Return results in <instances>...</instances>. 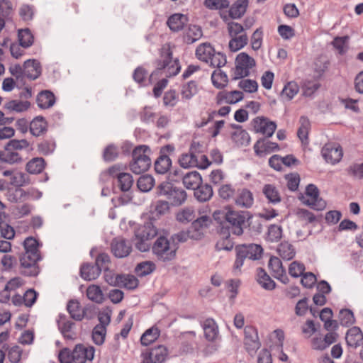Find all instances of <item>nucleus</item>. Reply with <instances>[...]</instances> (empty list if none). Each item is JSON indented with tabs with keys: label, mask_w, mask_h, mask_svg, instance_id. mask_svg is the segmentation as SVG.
<instances>
[{
	"label": "nucleus",
	"mask_w": 363,
	"mask_h": 363,
	"mask_svg": "<svg viewBox=\"0 0 363 363\" xmlns=\"http://www.w3.org/2000/svg\"><path fill=\"white\" fill-rule=\"evenodd\" d=\"M248 212L237 211L226 208L214 211L213 217L220 223L219 234L224 237H230V233L241 235L243 228L246 227Z\"/></svg>",
	"instance_id": "1"
},
{
	"label": "nucleus",
	"mask_w": 363,
	"mask_h": 363,
	"mask_svg": "<svg viewBox=\"0 0 363 363\" xmlns=\"http://www.w3.org/2000/svg\"><path fill=\"white\" fill-rule=\"evenodd\" d=\"M39 243L33 237L23 241L24 252L19 256L20 272L26 277H36L40 273L38 262L42 257L38 249Z\"/></svg>",
	"instance_id": "2"
},
{
	"label": "nucleus",
	"mask_w": 363,
	"mask_h": 363,
	"mask_svg": "<svg viewBox=\"0 0 363 363\" xmlns=\"http://www.w3.org/2000/svg\"><path fill=\"white\" fill-rule=\"evenodd\" d=\"M94 352L92 346L86 347L78 344L72 351L67 347L61 350L58 359L60 363H85L86 360L91 361L94 359Z\"/></svg>",
	"instance_id": "3"
},
{
	"label": "nucleus",
	"mask_w": 363,
	"mask_h": 363,
	"mask_svg": "<svg viewBox=\"0 0 363 363\" xmlns=\"http://www.w3.org/2000/svg\"><path fill=\"white\" fill-rule=\"evenodd\" d=\"M157 235V229L151 219L140 225L135 231V237L133 239L135 247L140 252H147L150 248L148 240Z\"/></svg>",
	"instance_id": "4"
},
{
	"label": "nucleus",
	"mask_w": 363,
	"mask_h": 363,
	"mask_svg": "<svg viewBox=\"0 0 363 363\" xmlns=\"http://www.w3.org/2000/svg\"><path fill=\"white\" fill-rule=\"evenodd\" d=\"M178 246L172 243L167 237L161 235L155 241L152 250L158 261L169 262L176 257Z\"/></svg>",
	"instance_id": "5"
},
{
	"label": "nucleus",
	"mask_w": 363,
	"mask_h": 363,
	"mask_svg": "<svg viewBox=\"0 0 363 363\" xmlns=\"http://www.w3.org/2000/svg\"><path fill=\"white\" fill-rule=\"evenodd\" d=\"M150 149L147 145H139L132 152V160L129 164L130 169L135 174H142L150 167Z\"/></svg>",
	"instance_id": "6"
},
{
	"label": "nucleus",
	"mask_w": 363,
	"mask_h": 363,
	"mask_svg": "<svg viewBox=\"0 0 363 363\" xmlns=\"http://www.w3.org/2000/svg\"><path fill=\"white\" fill-rule=\"evenodd\" d=\"M235 252L236 259L234 267L238 269L241 268L246 259L250 260L259 259L262 256L263 249L261 245L257 244H243L237 245Z\"/></svg>",
	"instance_id": "7"
},
{
	"label": "nucleus",
	"mask_w": 363,
	"mask_h": 363,
	"mask_svg": "<svg viewBox=\"0 0 363 363\" xmlns=\"http://www.w3.org/2000/svg\"><path fill=\"white\" fill-rule=\"evenodd\" d=\"M161 57V60H157V69L152 72V75L157 74L164 69H167V77L175 76L180 72L181 66L179 61L177 58L172 60V52L169 48L162 50Z\"/></svg>",
	"instance_id": "8"
},
{
	"label": "nucleus",
	"mask_w": 363,
	"mask_h": 363,
	"mask_svg": "<svg viewBox=\"0 0 363 363\" xmlns=\"http://www.w3.org/2000/svg\"><path fill=\"white\" fill-rule=\"evenodd\" d=\"M299 199L306 205L314 210L323 211L326 207V202L319 197L318 187L313 184H308L306 188V196L301 195Z\"/></svg>",
	"instance_id": "9"
},
{
	"label": "nucleus",
	"mask_w": 363,
	"mask_h": 363,
	"mask_svg": "<svg viewBox=\"0 0 363 363\" xmlns=\"http://www.w3.org/2000/svg\"><path fill=\"white\" fill-rule=\"evenodd\" d=\"M255 60L246 52L238 54L235 59L233 79H239L250 75V69L255 66Z\"/></svg>",
	"instance_id": "10"
},
{
	"label": "nucleus",
	"mask_w": 363,
	"mask_h": 363,
	"mask_svg": "<svg viewBox=\"0 0 363 363\" xmlns=\"http://www.w3.org/2000/svg\"><path fill=\"white\" fill-rule=\"evenodd\" d=\"M244 345L247 352L252 355L260 347L257 329L253 326L247 325L244 329Z\"/></svg>",
	"instance_id": "11"
},
{
	"label": "nucleus",
	"mask_w": 363,
	"mask_h": 363,
	"mask_svg": "<svg viewBox=\"0 0 363 363\" xmlns=\"http://www.w3.org/2000/svg\"><path fill=\"white\" fill-rule=\"evenodd\" d=\"M211 219L208 216H202L195 218L189 230L191 233V239L194 240H201L204 237L205 230L210 226Z\"/></svg>",
	"instance_id": "12"
},
{
	"label": "nucleus",
	"mask_w": 363,
	"mask_h": 363,
	"mask_svg": "<svg viewBox=\"0 0 363 363\" xmlns=\"http://www.w3.org/2000/svg\"><path fill=\"white\" fill-rule=\"evenodd\" d=\"M168 354V350L163 345L151 348L145 352H143V358L141 363H163Z\"/></svg>",
	"instance_id": "13"
},
{
	"label": "nucleus",
	"mask_w": 363,
	"mask_h": 363,
	"mask_svg": "<svg viewBox=\"0 0 363 363\" xmlns=\"http://www.w3.org/2000/svg\"><path fill=\"white\" fill-rule=\"evenodd\" d=\"M111 250L116 257L124 258L130 254L132 245L125 238L117 237L112 240L111 242Z\"/></svg>",
	"instance_id": "14"
},
{
	"label": "nucleus",
	"mask_w": 363,
	"mask_h": 363,
	"mask_svg": "<svg viewBox=\"0 0 363 363\" xmlns=\"http://www.w3.org/2000/svg\"><path fill=\"white\" fill-rule=\"evenodd\" d=\"M254 130L256 133H260L267 138L272 137L277 128V124L265 117H257L252 121Z\"/></svg>",
	"instance_id": "15"
},
{
	"label": "nucleus",
	"mask_w": 363,
	"mask_h": 363,
	"mask_svg": "<svg viewBox=\"0 0 363 363\" xmlns=\"http://www.w3.org/2000/svg\"><path fill=\"white\" fill-rule=\"evenodd\" d=\"M325 161L332 164L338 163L343 155L342 150L339 145L328 143L325 145L321 150Z\"/></svg>",
	"instance_id": "16"
},
{
	"label": "nucleus",
	"mask_w": 363,
	"mask_h": 363,
	"mask_svg": "<svg viewBox=\"0 0 363 363\" xmlns=\"http://www.w3.org/2000/svg\"><path fill=\"white\" fill-rule=\"evenodd\" d=\"M268 266L276 279L280 280L284 284L289 282V278L286 274V269L283 267L279 258L272 257L269 260Z\"/></svg>",
	"instance_id": "17"
},
{
	"label": "nucleus",
	"mask_w": 363,
	"mask_h": 363,
	"mask_svg": "<svg viewBox=\"0 0 363 363\" xmlns=\"http://www.w3.org/2000/svg\"><path fill=\"white\" fill-rule=\"evenodd\" d=\"M24 77L30 80H35L42 73V67L40 62L35 59H29L24 62Z\"/></svg>",
	"instance_id": "18"
},
{
	"label": "nucleus",
	"mask_w": 363,
	"mask_h": 363,
	"mask_svg": "<svg viewBox=\"0 0 363 363\" xmlns=\"http://www.w3.org/2000/svg\"><path fill=\"white\" fill-rule=\"evenodd\" d=\"M30 183V177L23 172H16L11 177L10 184L17 187L16 193H19L21 197L26 196V192L20 187L28 185Z\"/></svg>",
	"instance_id": "19"
},
{
	"label": "nucleus",
	"mask_w": 363,
	"mask_h": 363,
	"mask_svg": "<svg viewBox=\"0 0 363 363\" xmlns=\"http://www.w3.org/2000/svg\"><path fill=\"white\" fill-rule=\"evenodd\" d=\"M345 340L349 347L357 348L363 345V333L359 327L350 328L345 335Z\"/></svg>",
	"instance_id": "20"
},
{
	"label": "nucleus",
	"mask_w": 363,
	"mask_h": 363,
	"mask_svg": "<svg viewBox=\"0 0 363 363\" xmlns=\"http://www.w3.org/2000/svg\"><path fill=\"white\" fill-rule=\"evenodd\" d=\"M29 130L33 136H41L48 130L47 121L43 116H36L30 122Z\"/></svg>",
	"instance_id": "21"
},
{
	"label": "nucleus",
	"mask_w": 363,
	"mask_h": 363,
	"mask_svg": "<svg viewBox=\"0 0 363 363\" xmlns=\"http://www.w3.org/2000/svg\"><path fill=\"white\" fill-rule=\"evenodd\" d=\"M184 186L188 189H195L202 183V177L196 171H192L182 175Z\"/></svg>",
	"instance_id": "22"
},
{
	"label": "nucleus",
	"mask_w": 363,
	"mask_h": 363,
	"mask_svg": "<svg viewBox=\"0 0 363 363\" xmlns=\"http://www.w3.org/2000/svg\"><path fill=\"white\" fill-rule=\"evenodd\" d=\"M194 190L195 198L201 203L209 201L213 195V188L208 184H202L201 183Z\"/></svg>",
	"instance_id": "23"
},
{
	"label": "nucleus",
	"mask_w": 363,
	"mask_h": 363,
	"mask_svg": "<svg viewBox=\"0 0 363 363\" xmlns=\"http://www.w3.org/2000/svg\"><path fill=\"white\" fill-rule=\"evenodd\" d=\"M100 269L94 264L84 263L80 267V276L86 281H92L100 275Z\"/></svg>",
	"instance_id": "24"
},
{
	"label": "nucleus",
	"mask_w": 363,
	"mask_h": 363,
	"mask_svg": "<svg viewBox=\"0 0 363 363\" xmlns=\"http://www.w3.org/2000/svg\"><path fill=\"white\" fill-rule=\"evenodd\" d=\"M36 101L40 108H49L55 103V96L50 91H41L37 96Z\"/></svg>",
	"instance_id": "25"
},
{
	"label": "nucleus",
	"mask_w": 363,
	"mask_h": 363,
	"mask_svg": "<svg viewBox=\"0 0 363 363\" xmlns=\"http://www.w3.org/2000/svg\"><path fill=\"white\" fill-rule=\"evenodd\" d=\"M205 338L208 341H213L218 335V328L216 322L212 318L206 319L203 325Z\"/></svg>",
	"instance_id": "26"
},
{
	"label": "nucleus",
	"mask_w": 363,
	"mask_h": 363,
	"mask_svg": "<svg viewBox=\"0 0 363 363\" xmlns=\"http://www.w3.org/2000/svg\"><path fill=\"white\" fill-rule=\"evenodd\" d=\"M248 0H237L230 8L229 16L233 19L240 18L246 12Z\"/></svg>",
	"instance_id": "27"
},
{
	"label": "nucleus",
	"mask_w": 363,
	"mask_h": 363,
	"mask_svg": "<svg viewBox=\"0 0 363 363\" xmlns=\"http://www.w3.org/2000/svg\"><path fill=\"white\" fill-rule=\"evenodd\" d=\"M218 104H220L223 100L230 104H234L243 99V94L240 91H221L218 94Z\"/></svg>",
	"instance_id": "28"
},
{
	"label": "nucleus",
	"mask_w": 363,
	"mask_h": 363,
	"mask_svg": "<svg viewBox=\"0 0 363 363\" xmlns=\"http://www.w3.org/2000/svg\"><path fill=\"white\" fill-rule=\"evenodd\" d=\"M203 35L201 28L196 25H189L185 30L184 40L187 44H192L199 40Z\"/></svg>",
	"instance_id": "29"
},
{
	"label": "nucleus",
	"mask_w": 363,
	"mask_h": 363,
	"mask_svg": "<svg viewBox=\"0 0 363 363\" xmlns=\"http://www.w3.org/2000/svg\"><path fill=\"white\" fill-rule=\"evenodd\" d=\"M74 323L70 320H66L65 315H60L57 320L59 330L63 337L67 340H73L75 334L72 331V328Z\"/></svg>",
	"instance_id": "30"
},
{
	"label": "nucleus",
	"mask_w": 363,
	"mask_h": 363,
	"mask_svg": "<svg viewBox=\"0 0 363 363\" xmlns=\"http://www.w3.org/2000/svg\"><path fill=\"white\" fill-rule=\"evenodd\" d=\"M214 48L210 43H204L197 47L196 55L199 60L208 63L210 57L214 54Z\"/></svg>",
	"instance_id": "31"
},
{
	"label": "nucleus",
	"mask_w": 363,
	"mask_h": 363,
	"mask_svg": "<svg viewBox=\"0 0 363 363\" xmlns=\"http://www.w3.org/2000/svg\"><path fill=\"white\" fill-rule=\"evenodd\" d=\"M67 309L71 316L75 320L80 321L86 315V310L80 311V303L76 300H70L67 306Z\"/></svg>",
	"instance_id": "32"
},
{
	"label": "nucleus",
	"mask_w": 363,
	"mask_h": 363,
	"mask_svg": "<svg viewBox=\"0 0 363 363\" xmlns=\"http://www.w3.org/2000/svg\"><path fill=\"white\" fill-rule=\"evenodd\" d=\"M187 18L180 13L172 15L167 20V25L171 30L177 32L183 29Z\"/></svg>",
	"instance_id": "33"
},
{
	"label": "nucleus",
	"mask_w": 363,
	"mask_h": 363,
	"mask_svg": "<svg viewBox=\"0 0 363 363\" xmlns=\"http://www.w3.org/2000/svg\"><path fill=\"white\" fill-rule=\"evenodd\" d=\"M257 281L262 288L266 290H273L276 286V283L267 274L264 269L258 268L257 270Z\"/></svg>",
	"instance_id": "34"
},
{
	"label": "nucleus",
	"mask_w": 363,
	"mask_h": 363,
	"mask_svg": "<svg viewBox=\"0 0 363 363\" xmlns=\"http://www.w3.org/2000/svg\"><path fill=\"white\" fill-rule=\"evenodd\" d=\"M172 165V160L167 155H160L155 162V170L156 173L164 174L167 173Z\"/></svg>",
	"instance_id": "35"
},
{
	"label": "nucleus",
	"mask_w": 363,
	"mask_h": 363,
	"mask_svg": "<svg viewBox=\"0 0 363 363\" xmlns=\"http://www.w3.org/2000/svg\"><path fill=\"white\" fill-rule=\"evenodd\" d=\"M253 196L250 191L243 189L235 199V203L240 207L250 208L253 204Z\"/></svg>",
	"instance_id": "36"
},
{
	"label": "nucleus",
	"mask_w": 363,
	"mask_h": 363,
	"mask_svg": "<svg viewBox=\"0 0 363 363\" xmlns=\"http://www.w3.org/2000/svg\"><path fill=\"white\" fill-rule=\"evenodd\" d=\"M45 166V161L43 157H34L26 164V171L33 174H38L43 172Z\"/></svg>",
	"instance_id": "37"
},
{
	"label": "nucleus",
	"mask_w": 363,
	"mask_h": 363,
	"mask_svg": "<svg viewBox=\"0 0 363 363\" xmlns=\"http://www.w3.org/2000/svg\"><path fill=\"white\" fill-rule=\"evenodd\" d=\"M195 218L196 213L192 207H185L179 211L176 215L177 220L183 224L192 222Z\"/></svg>",
	"instance_id": "38"
},
{
	"label": "nucleus",
	"mask_w": 363,
	"mask_h": 363,
	"mask_svg": "<svg viewBox=\"0 0 363 363\" xmlns=\"http://www.w3.org/2000/svg\"><path fill=\"white\" fill-rule=\"evenodd\" d=\"M262 192L270 203L276 204L281 200L278 189L272 184H265L262 189Z\"/></svg>",
	"instance_id": "39"
},
{
	"label": "nucleus",
	"mask_w": 363,
	"mask_h": 363,
	"mask_svg": "<svg viewBox=\"0 0 363 363\" xmlns=\"http://www.w3.org/2000/svg\"><path fill=\"white\" fill-rule=\"evenodd\" d=\"M279 256L286 260L292 259L296 255V251L294 246L288 242H282L279 244L277 248Z\"/></svg>",
	"instance_id": "40"
},
{
	"label": "nucleus",
	"mask_w": 363,
	"mask_h": 363,
	"mask_svg": "<svg viewBox=\"0 0 363 363\" xmlns=\"http://www.w3.org/2000/svg\"><path fill=\"white\" fill-rule=\"evenodd\" d=\"M18 39L20 45L24 48L30 47L34 41V37L29 28L19 29L18 30Z\"/></svg>",
	"instance_id": "41"
},
{
	"label": "nucleus",
	"mask_w": 363,
	"mask_h": 363,
	"mask_svg": "<svg viewBox=\"0 0 363 363\" xmlns=\"http://www.w3.org/2000/svg\"><path fill=\"white\" fill-rule=\"evenodd\" d=\"M254 150L257 155H259L263 151H274L279 150V145L276 143L267 141L265 139L258 140L254 145Z\"/></svg>",
	"instance_id": "42"
},
{
	"label": "nucleus",
	"mask_w": 363,
	"mask_h": 363,
	"mask_svg": "<svg viewBox=\"0 0 363 363\" xmlns=\"http://www.w3.org/2000/svg\"><path fill=\"white\" fill-rule=\"evenodd\" d=\"M86 296L89 300L96 303H102L104 300V294L100 286L95 284L88 286Z\"/></svg>",
	"instance_id": "43"
},
{
	"label": "nucleus",
	"mask_w": 363,
	"mask_h": 363,
	"mask_svg": "<svg viewBox=\"0 0 363 363\" xmlns=\"http://www.w3.org/2000/svg\"><path fill=\"white\" fill-rule=\"evenodd\" d=\"M186 192L184 189L175 187V189L168 196L167 199H169L171 201V203L173 206H181L182 203L185 202V201L186 200Z\"/></svg>",
	"instance_id": "44"
},
{
	"label": "nucleus",
	"mask_w": 363,
	"mask_h": 363,
	"mask_svg": "<svg viewBox=\"0 0 363 363\" xmlns=\"http://www.w3.org/2000/svg\"><path fill=\"white\" fill-rule=\"evenodd\" d=\"M160 333V330L157 327L147 329L141 336V344L145 346L150 345L159 337Z\"/></svg>",
	"instance_id": "45"
},
{
	"label": "nucleus",
	"mask_w": 363,
	"mask_h": 363,
	"mask_svg": "<svg viewBox=\"0 0 363 363\" xmlns=\"http://www.w3.org/2000/svg\"><path fill=\"white\" fill-rule=\"evenodd\" d=\"M212 83L218 89L224 88L228 82L227 74L220 69L214 70L211 75Z\"/></svg>",
	"instance_id": "46"
},
{
	"label": "nucleus",
	"mask_w": 363,
	"mask_h": 363,
	"mask_svg": "<svg viewBox=\"0 0 363 363\" xmlns=\"http://www.w3.org/2000/svg\"><path fill=\"white\" fill-rule=\"evenodd\" d=\"M299 123L300 127L298 130L297 135L303 143H307L308 130L311 126L310 121L307 117L303 116H301Z\"/></svg>",
	"instance_id": "47"
},
{
	"label": "nucleus",
	"mask_w": 363,
	"mask_h": 363,
	"mask_svg": "<svg viewBox=\"0 0 363 363\" xmlns=\"http://www.w3.org/2000/svg\"><path fill=\"white\" fill-rule=\"evenodd\" d=\"M247 42L248 38L245 33L239 36H233L229 42V49L232 52H236L245 47Z\"/></svg>",
	"instance_id": "48"
},
{
	"label": "nucleus",
	"mask_w": 363,
	"mask_h": 363,
	"mask_svg": "<svg viewBox=\"0 0 363 363\" xmlns=\"http://www.w3.org/2000/svg\"><path fill=\"white\" fill-rule=\"evenodd\" d=\"M179 162L181 167L189 168L191 167H197L198 160L195 153L189 150V153H184L180 156Z\"/></svg>",
	"instance_id": "49"
},
{
	"label": "nucleus",
	"mask_w": 363,
	"mask_h": 363,
	"mask_svg": "<svg viewBox=\"0 0 363 363\" xmlns=\"http://www.w3.org/2000/svg\"><path fill=\"white\" fill-rule=\"evenodd\" d=\"M0 161L12 164L21 162L22 158L18 152L6 149L5 151H0Z\"/></svg>",
	"instance_id": "50"
},
{
	"label": "nucleus",
	"mask_w": 363,
	"mask_h": 363,
	"mask_svg": "<svg viewBox=\"0 0 363 363\" xmlns=\"http://www.w3.org/2000/svg\"><path fill=\"white\" fill-rule=\"evenodd\" d=\"M155 184V179L151 175L145 174L139 177L137 182L138 189L143 192L150 191Z\"/></svg>",
	"instance_id": "51"
},
{
	"label": "nucleus",
	"mask_w": 363,
	"mask_h": 363,
	"mask_svg": "<svg viewBox=\"0 0 363 363\" xmlns=\"http://www.w3.org/2000/svg\"><path fill=\"white\" fill-rule=\"evenodd\" d=\"M231 138L238 145L247 146L250 142V137L245 130H238L233 132Z\"/></svg>",
	"instance_id": "52"
},
{
	"label": "nucleus",
	"mask_w": 363,
	"mask_h": 363,
	"mask_svg": "<svg viewBox=\"0 0 363 363\" xmlns=\"http://www.w3.org/2000/svg\"><path fill=\"white\" fill-rule=\"evenodd\" d=\"M118 185L122 191H128L133 184V179L129 173H122L118 174Z\"/></svg>",
	"instance_id": "53"
},
{
	"label": "nucleus",
	"mask_w": 363,
	"mask_h": 363,
	"mask_svg": "<svg viewBox=\"0 0 363 363\" xmlns=\"http://www.w3.org/2000/svg\"><path fill=\"white\" fill-rule=\"evenodd\" d=\"M298 86L294 82H289L284 86L281 93L282 99L287 101L291 100L294 96L298 92Z\"/></svg>",
	"instance_id": "54"
},
{
	"label": "nucleus",
	"mask_w": 363,
	"mask_h": 363,
	"mask_svg": "<svg viewBox=\"0 0 363 363\" xmlns=\"http://www.w3.org/2000/svg\"><path fill=\"white\" fill-rule=\"evenodd\" d=\"M106 328L104 325H96L92 331V339L96 345H101L104 342Z\"/></svg>",
	"instance_id": "55"
},
{
	"label": "nucleus",
	"mask_w": 363,
	"mask_h": 363,
	"mask_svg": "<svg viewBox=\"0 0 363 363\" xmlns=\"http://www.w3.org/2000/svg\"><path fill=\"white\" fill-rule=\"evenodd\" d=\"M340 323L342 326L348 327L355 323L353 312L350 309H342L339 313Z\"/></svg>",
	"instance_id": "56"
},
{
	"label": "nucleus",
	"mask_w": 363,
	"mask_h": 363,
	"mask_svg": "<svg viewBox=\"0 0 363 363\" xmlns=\"http://www.w3.org/2000/svg\"><path fill=\"white\" fill-rule=\"evenodd\" d=\"M30 102L28 101L11 100L4 105V108L10 111L22 112L26 111L30 107Z\"/></svg>",
	"instance_id": "57"
},
{
	"label": "nucleus",
	"mask_w": 363,
	"mask_h": 363,
	"mask_svg": "<svg viewBox=\"0 0 363 363\" xmlns=\"http://www.w3.org/2000/svg\"><path fill=\"white\" fill-rule=\"evenodd\" d=\"M282 237V228L277 225H271L268 228L267 240L271 242H278Z\"/></svg>",
	"instance_id": "58"
},
{
	"label": "nucleus",
	"mask_w": 363,
	"mask_h": 363,
	"mask_svg": "<svg viewBox=\"0 0 363 363\" xmlns=\"http://www.w3.org/2000/svg\"><path fill=\"white\" fill-rule=\"evenodd\" d=\"M155 269V264L151 262H143L138 264L135 268L137 274L145 277L151 274Z\"/></svg>",
	"instance_id": "59"
},
{
	"label": "nucleus",
	"mask_w": 363,
	"mask_h": 363,
	"mask_svg": "<svg viewBox=\"0 0 363 363\" xmlns=\"http://www.w3.org/2000/svg\"><path fill=\"white\" fill-rule=\"evenodd\" d=\"M121 284L119 287H124L129 290H133L138 286V279L133 275L121 274Z\"/></svg>",
	"instance_id": "60"
},
{
	"label": "nucleus",
	"mask_w": 363,
	"mask_h": 363,
	"mask_svg": "<svg viewBox=\"0 0 363 363\" xmlns=\"http://www.w3.org/2000/svg\"><path fill=\"white\" fill-rule=\"evenodd\" d=\"M227 62L226 56L225 54L214 51V54L209 59L208 63L213 67H222L225 65Z\"/></svg>",
	"instance_id": "61"
},
{
	"label": "nucleus",
	"mask_w": 363,
	"mask_h": 363,
	"mask_svg": "<svg viewBox=\"0 0 363 363\" xmlns=\"http://www.w3.org/2000/svg\"><path fill=\"white\" fill-rule=\"evenodd\" d=\"M246 223H247L249 230L254 235H258L262 232V225L260 220L257 218H254L253 216H250L249 212Z\"/></svg>",
	"instance_id": "62"
},
{
	"label": "nucleus",
	"mask_w": 363,
	"mask_h": 363,
	"mask_svg": "<svg viewBox=\"0 0 363 363\" xmlns=\"http://www.w3.org/2000/svg\"><path fill=\"white\" fill-rule=\"evenodd\" d=\"M169 211V203L168 201L160 200L155 203L152 214L160 217L168 213Z\"/></svg>",
	"instance_id": "63"
},
{
	"label": "nucleus",
	"mask_w": 363,
	"mask_h": 363,
	"mask_svg": "<svg viewBox=\"0 0 363 363\" xmlns=\"http://www.w3.org/2000/svg\"><path fill=\"white\" fill-rule=\"evenodd\" d=\"M118 147L114 145H108L104 150L103 158L106 162L114 161L118 157Z\"/></svg>",
	"instance_id": "64"
}]
</instances>
